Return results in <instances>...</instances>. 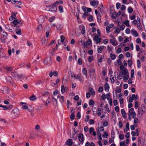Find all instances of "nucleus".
<instances>
[{"label": "nucleus", "instance_id": "nucleus-30", "mask_svg": "<svg viewBox=\"0 0 146 146\" xmlns=\"http://www.w3.org/2000/svg\"><path fill=\"white\" fill-rule=\"evenodd\" d=\"M66 86L64 87V85H62L61 87V91L62 93H63L65 92V88H66Z\"/></svg>", "mask_w": 146, "mask_h": 146}, {"label": "nucleus", "instance_id": "nucleus-8", "mask_svg": "<svg viewBox=\"0 0 146 146\" xmlns=\"http://www.w3.org/2000/svg\"><path fill=\"white\" fill-rule=\"evenodd\" d=\"M36 134L34 131H32L29 135V138L31 139H35L36 137L35 135Z\"/></svg>", "mask_w": 146, "mask_h": 146}, {"label": "nucleus", "instance_id": "nucleus-7", "mask_svg": "<svg viewBox=\"0 0 146 146\" xmlns=\"http://www.w3.org/2000/svg\"><path fill=\"white\" fill-rule=\"evenodd\" d=\"M44 19L42 16H40L38 19V21L39 23H42L44 22Z\"/></svg>", "mask_w": 146, "mask_h": 146}, {"label": "nucleus", "instance_id": "nucleus-40", "mask_svg": "<svg viewBox=\"0 0 146 146\" xmlns=\"http://www.w3.org/2000/svg\"><path fill=\"white\" fill-rule=\"evenodd\" d=\"M128 64L129 67H131L132 64V61L131 60H129L128 61Z\"/></svg>", "mask_w": 146, "mask_h": 146}, {"label": "nucleus", "instance_id": "nucleus-57", "mask_svg": "<svg viewBox=\"0 0 146 146\" xmlns=\"http://www.w3.org/2000/svg\"><path fill=\"white\" fill-rule=\"evenodd\" d=\"M116 8L117 9H119L120 7L121 4L119 3H117L116 4Z\"/></svg>", "mask_w": 146, "mask_h": 146}, {"label": "nucleus", "instance_id": "nucleus-46", "mask_svg": "<svg viewBox=\"0 0 146 146\" xmlns=\"http://www.w3.org/2000/svg\"><path fill=\"white\" fill-rule=\"evenodd\" d=\"M117 75H118V77L119 79L120 80L122 78V75H123L121 73V72H119V75H118V74Z\"/></svg>", "mask_w": 146, "mask_h": 146}, {"label": "nucleus", "instance_id": "nucleus-49", "mask_svg": "<svg viewBox=\"0 0 146 146\" xmlns=\"http://www.w3.org/2000/svg\"><path fill=\"white\" fill-rule=\"evenodd\" d=\"M141 109L142 110L145 111L146 110V108L144 105L142 104L141 106Z\"/></svg>", "mask_w": 146, "mask_h": 146}, {"label": "nucleus", "instance_id": "nucleus-63", "mask_svg": "<svg viewBox=\"0 0 146 146\" xmlns=\"http://www.w3.org/2000/svg\"><path fill=\"white\" fill-rule=\"evenodd\" d=\"M125 56L127 57H129L130 56V53L129 52H127L125 53Z\"/></svg>", "mask_w": 146, "mask_h": 146}, {"label": "nucleus", "instance_id": "nucleus-58", "mask_svg": "<svg viewBox=\"0 0 146 146\" xmlns=\"http://www.w3.org/2000/svg\"><path fill=\"white\" fill-rule=\"evenodd\" d=\"M58 72L57 71H54L53 73V74L54 76H58Z\"/></svg>", "mask_w": 146, "mask_h": 146}, {"label": "nucleus", "instance_id": "nucleus-61", "mask_svg": "<svg viewBox=\"0 0 146 146\" xmlns=\"http://www.w3.org/2000/svg\"><path fill=\"white\" fill-rule=\"evenodd\" d=\"M103 89L102 87H100L98 89V91L100 92H101L103 91Z\"/></svg>", "mask_w": 146, "mask_h": 146}, {"label": "nucleus", "instance_id": "nucleus-16", "mask_svg": "<svg viewBox=\"0 0 146 146\" xmlns=\"http://www.w3.org/2000/svg\"><path fill=\"white\" fill-rule=\"evenodd\" d=\"M16 33L17 35H21V31L20 29H19L18 26L17 27V29L16 30Z\"/></svg>", "mask_w": 146, "mask_h": 146}, {"label": "nucleus", "instance_id": "nucleus-43", "mask_svg": "<svg viewBox=\"0 0 146 146\" xmlns=\"http://www.w3.org/2000/svg\"><path fill=\"white\" fill-rule=\"evenodd\" d=\"M119 138L121 140H123L124 138V136L123 134H120L119 135Z\"/></svg>", "mask_w": 146, "mask_h": 146}, {"label": "nucleus", "instance_id": "nucleus-4", "mask_svg": "<svg viewBox=\"0 0 146 146\" xmlns=\"http://www.w3.org/2000/svg\"><path fill=\"white\" fill-rule=\"evenodd\" d=\"M78 138L79 141L80 142L81 144H83L84 141V138L83 134L82 133L79 134L78 136Z\"/></svg>", "mask_w": 146, "mask_h": 146}, {"label": "nucleus", "instance_id": "nucleus-26", "mask_svg": "<svg viewBox=\"0 0 146 146\" xmlns=\"http://www.w3.org/2000/svg\"><path fill=\"white\" fill-rule=\"evenodd\" d=\"M0 107L3 108L4 110H6L9 109V107L6 106H3L1 104H0Z\"/></svg>", "mask_w": 146, "mask_h": 146}, {"label": "nucleus", "instance_id": "nucleus-22", "mask_svg": "<svg viewBox=\"0 0 146 146\" xmlns=\"http://www.w3.org/2000/svg\"><path fill=\"white\" fill-rule=\"evenodd\" d=\"M82 73L86 75V77H87V69L86 68H84L83 69Z\"/></svg>", "mask_w": 146, "mask_h": 146}, {"label": "nucleus", "instance_id": "nucleus-38", "mask_svg": "<svg viewBox=\"0 0 146 146\" xmlns=\"http://www.w3.org/2000/svg\"><path fill=\"white\" fill-rule=\"evenodd\" d=\"M90 92L91 94L93 96H94L95 95V91L94 90L93 88H91L90 89Z\"/></svg>", "mask_w": 146, "mask_h": 146}, {"label": "nucleus", "instance_id": "nucleus-35", "mask_svg": "<svg viewBox=\"0 0 146 146\" xmlns=\"http://www.w3.org/2000/svg\"><path fill=\"white\" fill-rule=\"evenodd\" d=\"M88 20L90 22L93 21V18L92 16V15H90L88 19Z\"/></svg>", "mask_w": 146, "mask_h": 146}, {"label": "nucleus", "instance_id": "nucleus-28", "mask_svg": "<svg viewBox=\"0 0 146 146\" xmlns=\"http://www.w3.org/2000/svg\"><path fill=\"white\" fill-rule=\"evenodd\" d=\"M133 11V9L131 7H129L128 8V11L129 13H131Z\"/></svg>", "mask_w": 146, "mask_h": 146}, {"label": "nucleus", "instance_id": "nucleus-3", "mask_svg": "<svg viewBox=\"0 0 146 146\" xmlns=\"http://www.w3.org/2000/svg\"><path fill=\"white\" fill-rule=\"evenodd\" d=\"M90 44H92V41L90 39H88L87 41L84 42L82 44L84 47L86 48H88V45H89Z\"/></svg>", "mask_w": 146, "mask_h": 146}, {"label": "nucleus", "instance_id": "nucleus-64", "mask_svg": "<svg viewBox=\"0 0 146 146\" xmlns=\"http://www.w3.org/2000/svg\"><path fill=\"white\" fill-rule=\"evenodd\" d=\"M22 108L24 109L28 110L29 107L28 106L24 105L22 106Z\"/></svg>", "mask_w": 146, "mask_h": 146}, {"label": "nucleus", "instance_id": "nucleus-34", "mask_svg": "<svg viewBox=\"0 0 146 146\" xmlns=\"http://www.w3.org/2000/svg\"><path fill=\"white\" fill-rule=\"evenodd\" d=\"M110 79L111 80V82L112 83H113L114 82V80L113 77V75H111L110 76Z\"/></svg>", "mask_w": 146, "mask_h": 146}, {"label": "nucleus", "instance_id": "nucleus-37", "mask_svg": "<svg viewBox=\"0 0 146 146\" xmlns=\"http://www.w3.org/2000/svg\"><path fill=\"white\" fill-rule=\"evenodd\" d=\"M59 10L60 13H62L63 11V7L62 6H60L59 7Z\"/></svg>", "mask_w": 146, "mask_h": 146}, {"label": "nucleus", "instance_id": "nucleus-15", "mask_svg": "<svg viewBox=\"0 0 146 146\" xmlns=\"http://www.w3.org/2000/svg\"><path fill=\"white\" fill-rule=\"evenodd\" d=\"M20 21L19 20H18L15 19L13 22V24L14 25V26L15 27L18 24L20 23Z\"/></svg>", "mask_w": 146, "mask_h": 146}, {"label": "nucleus", "instance_id": "nucleus-51", "mask_svg": "<svg viewBox=\"0 0 146 146\" xmlns=\"http://www.w3.org/2000/svg\"><path fill=\"white\" fill-rule=\"evenodd\" d=\"M106 32L107 33H109L110 32V28L109 26H107L106 28Z\"/></svg>", "mask_w": 146, "mask_h": 146}, {"label": "nucleus", "instance_id": "nucleus-13", "mask_svg": "<svg viewBox=\"0 0 146 146\" xmlns=\"http://www.w3.org/2000/svg\"><path fill=\"white\" fill-rule=\"evenodd\" d=\"M67 145H69L70 146L72 145V141L71 139H69L67 140L66 142Z\"/></svg>", "mask_w": 146, "mask_h": 146}, {"label": "nucleus", "instance_id": "nucleus-1", "mask_svg": "<svg viewBox=\"0 0 146 146\" xmlns=\"http://www.w3.org/2000/svg\"><path fill=\"white\" fill-rule=\"evenodd\" d=\"M59 4V2L56 1L55 2L52 6L50 5L49 6H47L48 7H50L49 10L48 11H53V12H55L57 10V7L56 6V5H58Z\"/></svg>", "mask_w": 146, "mask_h": 146}, {"label": "nucleus", "instance_id": "nucleus-18", "mask_svg": "<svg viewBox=\"0 0 146 146\" xmlns=\"http://www.w3.org/2000/svg\"><path fill=\"white\" fill-rule=\"evenodd\" d=\"M128 115L129 116L132 115V118H134L136 115V113L135 111L133 112H129Z\"/></svg>", "mask_w": 146, "mask_h": 146}, {"label": "nucleus", "instance_id": "nucleus-39", "mask_svg": "<svg viewBox=\"0 0 146 146\" xmlns=\"http://www.w3.org/2000/svg\"><path fill=\"white\" fill-rule=\"evenodd\" d=\"M105 135L106 136V138H107L108 136V133H107L105 132L104 134L102 135V137L104 138H105Z\"/></svg>", "mask_w": 146, "mask_h": 146}, {"label": "nucleus", "instance_id": "nucleus-31", "mask_svg": "<svg viewBox=\"0 0 146 146\" xmlns=\"http://www.w3.org/2000/svg\"><path fill=\"white\" fill-rule=\"evenodd\" d=\"M124 24H125L126 25L127 27L129 26V21L128 20H126L123 21V22Z\"/></svg>", "mask_w": 146, "mask_h": 146}, {"label": "nucleus", "instance_id": "nucleus-52", "mask_svg": "<svg viewBox=\"0 0 146 146\" xmlns=\"http://www.w3.org/2000/svg\"><path fill=\"white\" fill-rule=\"evenodd\" d=\"M60 39H61V40H60L61 42H63L64 40L65 37H64V36L62 35L61 36Z\"/></svg>", "mask_w": 146, "mask_h": 146}, {"label": "nucleus", "instance_id": "nucleus-27", "mask_svg": "<svg viewBox=\"0 0 146 146\" xmlns=\"http://www.w3.org/2000/svg\"><path fill=\"white\" fill-rule=\"evenodd\" d=\"M42 29V26L41 24H40L37 28V30L38 32H40Z\"/></svg>", "mask_w": 146, "mask_h": 146}, {"label": "nucleus", "instance_id": "nucleus-55", "mask_svg": "<svg viewBox=\"0 0 146 146\" xmlns=\"http://www.w3.org/2000/svg\"><path fill=\"white\" fill-rule=\"evenodd\" d=\"M78 64L81 65L82 64V60L81 58H79L78 60Z\"/></svg>", "mask_w": 146, "mask_h": 146}, {"label": "nucleus", "instance_id": "nucleus-2", "mask_svg": "<svg viewBox=\"0 0 146 146\" xmlns=\"http://www.w3.org/2000/svg\"><path fill=\"white\" fill-rule=\"evenodd\" d=\"M1 35L2 37L1 38V40L3 43H5V40L7 38V34L5 32L3 31L1 33Z\"/></svg>", "mask_w": 146, "mask_h": 146}, {"label": "nucleus", "instance_id": "nucleus-21", "mask_svg": "<svg viewBox=\"0 0 146 146\" xmlns=\"http://www.w3.org/2000/svg\"><path fill=\"white\" fill-rule=\"evenodd\" d=\"M140 18L137 17V20H134L133 21V23L135 25H136L137 23L138 22H139V23H141L140 22Z\"/></svg>", "mask_w": 146, "mask_h": 146}, {"label": "nucleus", "instance_id": "nucleus-53", "mask_svg": "<svg viewBox=\"0 0 146 146\" xmlns=\"http://www.w3.org/2000/svg\"><path fill=\"white\" fill-rule=\"evenodd\" d=\"M67 108H69V105L70 106L72 105V103L71 102H70V101L68 100H67Z\"/></svg>", "mask_w": 146, "mask_h": 146}, {"label": "nucleus", "instance_id": "nucleus-5", "mask_svg": "<svg viewBox=\"0 0 146 146\" xmlns=\"http://www.w3.org/2000/svg\"><path fill=\"white\" fill-rule=\"evenodd\" d=\"M19 109L15 108L13 110L11 111V114L14 115L15 116H16L19 114Z\"/></svg>", "mask_w": 146, "mask_h": 146}, {"label": "nucleus", "instance_id": "nucleus-6", "mask_svg": "<svg viewBox=\"0 0 146 146\" xmlns=\"http://www.w3.org/2000/svg\"><path fill=\"white\" fill-rule=\"evenodd\" d=\"M93 39L96 42V44H97L100 42L101 38L99 37L98 35H97L94 36Z\"/></svg>", "mask_w": 146, "mask_h": 146}, {"label": "nucleus", "instance_id": "nucleus-42", "mask_svg": "<svg viewBox=\"0 0 146 146\" xmlns=\"http://www.w3.org/2000/svg\"><path fill=\"white\" fill-rule=\"evenodd\" d=\"M98 112H97V113L98 114V116H100V115L101 113V108H99L98 109Z\"/></svg>", "mask_w": 146, "mask_h": 146}, {"label": "nucleus", "instance_id": "nucleus-59", "mask_svg": "<svg viewBox=\"0 0 146 146\" xmlns=\"http://www.w3.org/2000/svg\"><path fill=\"white\" fill-rule=\"evenodd\" d=\"M126 9V7L124 5H121V11H124Z\"/></svg>", "mask_w": 146, "mask_h": 146}, {"label": "nucleus", "instance_id": "nucleus-48", "mask_svg": "<svg viewBox=\"0 0 146 146\" xmlns=\"http://www.w3.org/2000/svg\"><path fill=\"white\" fill-rule=\"evenodd\" d=\"M89 123L90 124H93L94 123V120L92 119H90L89 120Z\"/></svg>", "mask_w": 146, "mask_h": 146}, {"label": "nucleus", "instance_id": "nucleus-20", "mask_svg": "<svg viewBox=\"0 0 146 146\" xmlns=\"http://www.w3.org/2000/svg\"><path fill=\"white\" fill-rule=\"evenodd\" d=\"M4 68L8 71H11L13 70V68L12 67H4Z\"/></svg>", "mask_w": 146, "mask_h": 146}, {"label": "nucleus", "instance_id": "nucleus-60", "mask_svg": "<svg viewBox=\"0 0 146 146\" xmlns=\"http://www.w3.org/2000/svg\"><path fill=\"white\" fill-rule=\"evenodd\" d=\"M111 44L113 45L116 46L117 45L118 43L115 40H113Z\"/></svg>", "mask_w": 146, "mask_h": 146}, {"label": "nucleus", "instance_id": "nucleus-23", "mask_svg": "<svg viewBox=\"0 0 146 146\" xmlns=\"http://www.w3.org/2000/svg\"><path fill=\"white\" fill-rule=\"evenodd\" d=\"M117 16L116 15V13L115 11H113L112 13V15H111V17L112 19H115L116 17Z\"/></svg>", "mask_w": 146, "mask_h": 146}, {"label": "nucleus", "instance_id": "nucleus-17", "mask_svg": "<svg viewBox=\"0 0 146 146\" xmlns=\"http://www.w3.org/2000/svg\"><path fill=\"white\" fill-rule=\"evenodd\" d=\"M145 112V111L142 110L141 109V110L139 111H138V113L137 114V116H139L140 117L141 116V115L144 114Z\"/></svg>", "mask_w": 146, "mask_h": 146}, {"label": "nucleus", "instance_id": "nucleus-10", "mask_svg": "<svg viewBox=\"0 0 146 146\" xmlns=\"http://www.w3.org/2000/svg\"><path fill=\"white\" fill-rule=\"evenodd\" d=\"M131 33L132 35L136 37L138 36L139 35L137 31L134 29H133L131 30Z\"/></svg>", "mask_w": 146, "mask_h": 146}, {"label": "nucleus", "instance_id": "nucleus-25", "mask_svg": "<svg viewBox=\"0 0 146 146\" xmlns=\"http://www.w3.org/2000/svg\"><path fill=\"white\" fill-rule=\"evenodd\" d=\"M18 73L16 72H11V75L13 77H17Z\"/></svg>", "mask_w": 146, "mask_h": 146}, {"label": "nucleus", "instance_id": "nucleus-47", "mask_svg": "<svg viewBox=\"0 0 146 146\" xmlns=\"http://www.w3.org/2000/svg\"><path fill=\"white\" fill-rule=\"evenodd\" d=\"M137 27H139L138 29L139 30H141L142 29V25L141 23H139L137 25Z\"/></svg>", "mask_w": 146, "mask_h": 146}, {"label": "nucleus", "instance_id": "nucleus-45", "mask_svg": "<svg viewBox=\"0 0 146 146\" xmlns=\"http://www.w3.org/2000/svg\"><path fill=\"white\" fill-rule=\"evenodd\" d=\"M132 96L133 98H134L135 100H137V99L138 98L137 95H136L135 96V94H132Z\"/></svg>", "mask_w": 146, "mask_h": 146}, {"label": "nucleus", "instance_id": "nucleus-14", "mask_svg": "<svg viewBox=\"0 0 146 146\" xmlns=\"http://www.w3.org/2000/svg\"><path fill=\"white\" fill-rule=\"evenodd\" d=\"M105 90L106 92H108L109 90L110 87L108 83H106L104 85Z\"/></svg>", "mask_w": 146, "mask_h": 146}, {"label": "nucleus", "instance_id": "nucleus-29", "mask_svg": "<svg viewBox=\"0 0 146 146\" xmlns=\"http://www.w3.org/2000/svg\"><path fill=\"white\" fill-rule=\"evenodd\" d=\"M94 60L93 56H90L88 58V61L89 63L91 62Z\"/></svg>", "mask_w": 146, "mask_h": 146}, {"label": "nucleus", "instance_id": "nucleus-32", "mask_svg": "<svg viewBox=\"0 0 146 146\" xmlns=\"http://www.w3.org/2000/svg\"><path fill=\"white\" fill-rule=\"evenodd\" d=\"M97 21L99 23H100L101 22V17L99 14L97 16Z\"/></svg>", "mask_w": 146, "mask_h": 146}, {"label": "nucleus", "instance_id": "nucleus-50", "mask_svg": "<svg viewBox=\"0 0 146 146\" xmlns=\"http://www.w3.org/2000/svg\"><path fill=\"white\" fill-rule=\"evenodd\" d=\"M119 127L120 128H121L123 126V124H122V122L121 121V120H120L119 121Z\"/></svg>", "mask_w": 146, "mask_h": 146}, {"label": "nucleus", "instance_id": "nucleus-36", "mask_svg": "<svg viewBox=\"0 0 146 146\" xmlns=\"http://www.w3.org/2000/svg\"><path fill=\"white\" fill-rule=\"evenodd\" d=\"M114 135L115 133L114 132L113 130H111V137L113 139V140H114V139L115 138Z\"/></svg>", "mask_w": 146, "mask_h": 146}, {"label": "nucleus", "instance_id": "nucleus-11", "mask_svg": "<svg viewBox=\"0 0 146 146\" xmlns=\"http://www.w3.org/2000/svg\"><path fill=\"white\" fill-rule=\"evenodd\" d=\"M104 46H100L98 47L97 51L98 53H101L102 51L104 49Z\"/></svg>", "mask_w": 146, "mask_h": 146}, {"label": "nucleus", "instance_id": "nucleus-12", "mask_svg": "<svg viewBox=\"0 0 146 146\" xmlns=\"http://www.w3.org/2000/svg\"><path fill=\"white\" fill-rule=\"evenodd\" d=\"M98 58V62L101 63L102 62V60L103 59V58L102 57V56L100 54H98L97 55Z\"/></svg>", "mask_w": 146, "mask_h": 146}, {"label": "nucleus", "instance_id": "nucleus-54", "mask_svg": "<svg viewBox=\"0 0 146 146\" xmlns=\"http://www.w3.org/2000/svg\"><path fill=\"white\" fill-rule=\"evenodd\" d=\"M28 110L29 111H33V108L31 106H28Z\"/></svg>", "mask_w": 146, "mask_h": 146}, {"label": "nucleus", "instance_id": "nucleus-44", "mask_svg": "<svg viewBox=\"0 0 146 146\" xmlns=\"http://www.w3.org/2000/svg\"><path fill=\"white\" fill-rule=\"evenodd\" d=\"M129 77V75H127L126 76H124L123 77V80L125 81L127 80L128 79Z\"/></svg>", "mask_w": 146, "mask_h": 146}, {"label": "nucleus", "instance_id": "nucleus-56", "mask_svg": "<svg viewBox=\"0 0 146 146\" xmlns=\"http://www.w3.org/2000/svg\"><path fill=\"white\" fill-rule=\"evenodd\" d=\"M136 42L138 44H140L141 43V41L140 39L139 38H137L136 40Z\"/></svg>", "mask_w": 146, "mask_h": 146}, {"label": "nucleus", "instance_id": "nucleus-24", "mask_svg": "<svg viewBox=\"0 0 146 146\" xmlns=\"http://www.w3.org/2000/svg\"><path fill=\"white\" fill-rule=\"evenodd\" d=\"M110 56L111 59L112 60L115 59L116 57V55L114 54L111 53Z\"/></svg>", "mask_w": 146, "mask_h": 146}, {"label": "nucleus", "instance_id": "nucleus-41", "mask_svg": "<svg viewBox=\"0 0 146 146\" xmlns=\"http://www.w3.org/2000/svg\"><path fill=\"white\" fill-rule=\"evenodd\" d=\"M137 66L138 68H139L141 66V62L139 60H137Z\"/></svg>", "mask_w": 146, "mask_h": 146}, {"label": "nucleus", "instance_id": "nucleus-19", "mask_svg": "<svg viewBox=\"0 0 146 146\" xmlns=\"http://www.w3.org/2000/svg\"><path fill=\"white\" fill-rule=\"evenodd\" d=\"M121 73L123 75H129V73L126 68H125V69L123 70V72H121Z\"/></svg>", "mask_w": 146, "mask_h": 146}, {"label": "nucleus", "instance_id": "nucleus-33", "mask_svg": "<svg viewBox=\"0 0 146 146\" xmlns=\"http://www.w3.org/2000/svg\"><path fill=\"white\" fill-rule=\"evenodd\" d=\"M29 99L31 100H34L36 99V97L34 95H33L30 97Z\"/></svg>", "mask_w": 146, "mask_h": 146}, {"label": "nucleus", "instance_id": "nucleus-62", "mask_svg": "<svg viewBox=\"0 0 146 146\" xmlns=\"http://www.w3.org/2000/svg\"><path fill=\"white\" fill-rule=\"evenodd\" d=\"M77 116L78 118L80 119L81 118V114L80 113V112H78L77 114Z\"/></svg>", "mask_w": 146, "mask_h": 146}, {"label": "nucleus", "instance_id": "nucleus-9", "mask_svg": "<svg viewBox=\"0 0 146 146\" xmlns=\"http://www.w3.org/2000/svg\"><path fill=\"white\" fill-rule=\"evenodd\" d=\"M6 80L7 82L12 83L13 82L12 77L10 76H7L6 78Z\"/></svg>", "mask_w": 146, "mask_h": 146}]
</instances>
